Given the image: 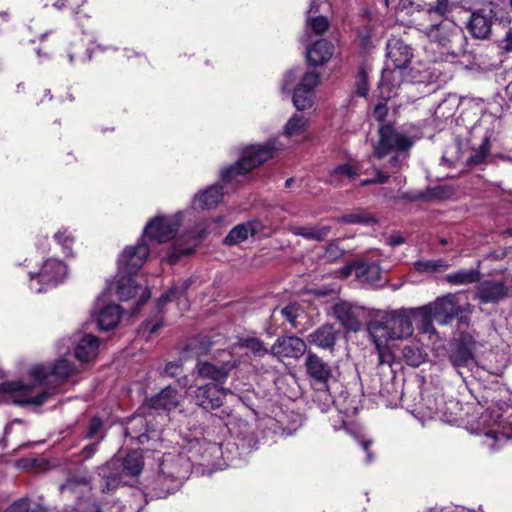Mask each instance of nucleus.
Wrapping results in <instances>:
<instances>
[{"mask_svg":"<svg viewBox=\"0 0 512 512\" xmlns=\"http://www.w3.org/2000/svg\"><path fill=\"white\" fill-rule=\"evenodd\" d=\"M78 371L76 365L66 358L57 360L49 372L43 366L37 365L31 368L29 374L34 379L32 385H24L20 382H4L0 384V394H8L11 401L18 405H41L52 392L39 390L42 384H53L55 387L62 384Z\"/></svg>","mask_w":512,"mask_h":512,"instance_id":"1","label":"nucleus"},{"mask_svg":"<svg viewBox=\"0 0 512 512\" xmlns=\"http://www.w3.org/2000/svg\"><path fill=\"white\" fill-rule=\"evenodd\" d=\"M412 146L413 140L406 134L397 131L391 125H383L379 129V140L374 146L373 156L383 159L390 153H394L381 168L391 176L397 174L406 165Z\"/></svg>","mask_w":512,"mask_h":512,"instance_id":"2","label":"nucleus"},{"mask_svg":"<svg viewBox=\"0 0 512 512\" xmlns=\"http://www.w3.org/2000/svg\"><path fill=\"white\" fill-rule=\"evenodd\" d=\"M505 402L490 405L479 417V426L486 429L484 433V445L494 451L503 445L512 442V414L503 421Z\"/></svg>","mask_w":512,"mask_h":512,"instance_id":"3","label":"nucleus"},{"mask_svg":"<svg viewBox=\"0 0 512 512\" xmlns=\"http://www.w3.org/2000/svg\"><path fill=\"white\" fill-rule=\"evenodd\" d=\"M143 457L139 451H132L124 458L114 456L99 468L102 478V491H111L121 484H126L125 476H138L143 469Z\"/></svg>","mask_w":512,"mask_h":512,"instance_id":"4","label":"nucleus"},{"mask_svg":"<svg viewBox=\"0 0 512 512\" xmlns=\"http://www.w3.org/2000/svg\"><path fill=\"white\" fill-rule=\"evenodd\" d=\"M282 148L277 145L276 140H270L265 145H251L243 150V153L234 165L228 166L221 171V181L230 182L236 176L245 175L250 170L273 158Z\"/></svg>","mask_w":512,"mask_h":512,"instance_id":"5","label":"nucleus"},{"mask_svg":"<svg viewBox=\"0 0 512 512\" xmlns=\"http://www.w3.org/2000/svg\"><path fill=\"white\" fill-rule=\"evenodd\" d=\"M459 403L455 400L445 401L439 393H426L418 405V413L426 419H439L451 423L456 420L455 410Z\"/></svg>","mask_w":512,"mask_h":512,"instance_id":"6","label":"nucleus"},{"mask_svg":"<svg viewBox=\"0 0 512 512\" xmlns=\"http://www.w3.org/2000/svg\"><path fill=\"white\" fill-rule=\"evenodd\" d=\"M231 393L229 388L219 384L205 383L195 386L190 392L191 401L206 412L218 410L223 406L224 399Z\"/></svg>","mask_w":512,"mask_h":512,"instance_id":"7","label":"nucleus"},{"mask_svg":"<svg viewBox=\"0 0 512 512\" xmlns=\"http://www.w3.org/2000/svg\"><path fill=\"white\" fill-rule=\"evenodd\" d=\"M66 274L67 267L62 261L48 259L37 274H31L30 289L36 293H41L44 290L42 284L56 285L64 279Z\"/></svg>","mask_w":512,"mask_h":512,"instance_id":"8","label":"nucleus"},{"mask_svg":"<svg viewBox=\"0 0 512 512\" xmlns=\"http://www.w3.org/2000/svg\"><path fill=\"white\" fill-rule=\"evenodd\" d=\"M179 227L180 219L178 216H156L147 223L142 238L164 243L176 235Z\"/></svg>","mask_w":512,"mask_h":512,"instance_id":"9","label":"nucleus"},{"mask_svg":"<svg viewBox=\"0 0 512 512\" xmlns=\"http://www.w3.org/2000/svg\"><path fill=\"white\" fill-rule=\"evenodd\" d=\"M176 464L164 462L161 464V473L153 482L154 495L158 498H164L168 494L175 492L181 485L185 472L181 469L175 470Z\"/></svg>","mask_w":512,"mask_h":512,"instance_id":"10","label":"nucleus"},{"mask_svg":"<svg viewBox=\"0 0 512 512\" xmlns=\"http://www.w3.org/2000/svg\"><path fill=\"white\" fill-rule=\"evenodd\" d=\"M150 249L141 238L137 245L126 247L118 259L119 273L136 274L145 263Z\"/></svg>","mask_w":512,"mask_h":512,"instance_id":"11","label":"nucleus"},{"mask_svg":"<svg viewBox=\"0 0 512 512\" xmlns=\"http://www.w3.org/2000/svg\"><path fill=\"white\" fill-rule=\"evenodd\" d=\"M425 309L429 310V315L441 325H447L454 317L464 311V308L457 303L456 296L453 294L437 298Z\"/></svg>","mask_w":512,"mask_h":512,"instance_id":"12","label":"nucleus"},{"mask_svg":"<svg viewBox=\"0 0 512 512\" xmlns=\"http://www.w3.org/2000/svg\"><path fill=\"white\" fill-rule=\"evenodd\" d=\"M236 367L235 362H223L216 364L209 361L198 360L193 373L201 379L211 380L212 384L224 386L230 372Z\"/></svg>","mask_w":512,"mask_h":512,"instance_id":"13","label":"nucleus"},{"mask_svg":"<svg viewBox=\"0 0 512 512\" xmlns=\"http://www.w3.org/2000/svg\"><path fill=\"white\" fill-rule=\"evenodd\" d=\"M320 83V74L308 71L302 77L293 93V104L297 110H305L313 105L314 89Z\"/></svg>","mask_w":512,"mask_h":512,"instance_id":"14","label":"nucleus"},{"mask_svg":"<svg viewBox=\"0 0 512 512\" xmlns=\"http://www.w3.org/2000/svg\"><path fill=\"white\" fill-rule=\"evenodd\" d=\"M133 275L134 274L118 273L115 284L116 293L121 300H129L139 295L136 302L137 308H139L150 298V292L147 287L136 284Z\"/></svg>","mask_w":512,"mask_h":512,"instance_id":"15","label":"nucleus"},{"mask_svg":"<svg viewBox=\"0 0 512 512\" xmlns=\"http://www.w3.org/2000/svg\"><path fill=\"white\" fill-rule=\"evenodd\" d=\"M306 352V343L297 336H280L271 346L270 354L278 359L300 358Z\"/></svg>","mask_w":512,"mask_h":512,"instance_id":"16","label":"nucleus"},{"mask_svg":"<svg viewBox=\"0 0 512 512\" xmlns=\"http://www.w3.org/2000/svg\"><path fill=\"white\" fill-rule=\"evenodd\" d=\"M494 13L492 10L479 9L474 11L467 23V29L476 39H487L491 34Z\"/></svg>","mask_w":512,"mask_h":512,"instance_id":"17","label":"nucleus"},{"mask_svg":"<svg viewBox=\"0 0 512 512\" xmlns=\"http://www.w3.org/2000/svg\"><path fill=\"white\" fill-rule=\"evenodd\" d=\"M413 57L411 47L401 39L393 38L387 43V58L394 69L405 70Z\"/></svg>","mask_w":512,"mask_h":512,"instance_id":"18","label":"nucleus"},{"mask_svg":"<svg viewBox=\"0 0 512 512\" xmlns=\"http://www.w3.org/2000/svg\"><path fill=\"white\" fill-rule=\"evenodd\" d=\"M305 367L308 376L318 385L327 387L332 378V370L328 363L312 352H308L305 359Z\"/></svg>","mask_w":512,"mask_h":512,"instance_id":"19","label":"nucleus"},{"mask_svg":"<svg viewBox=\"0 0 512 512\" xmlns=\"http://www.w3.org/2000/svg\"><path fill=\"white\" fill-rule=\"evenodd\" d=\"M74 356L81 363L93 360L98 354L99 339L92 334L74 335Z\"/></svg>","mask_w":512,"mask_h":512,"instance_id":"20","label":"nucleus"},{"mask_svg":"<svg viewBox=\"0 0 512 512\" xmlns=\"http://www.w3.org/2000/svg\"><path fill=\"white\" fill-rule=\"evenodd\" d=\"M333 312L346 330L358 331L360 329V316L363 312L361 308L342 302L334 305Z\"/></svg>","mask_w":512,"mask_h":512,"instance_id":"21","label":"nucleus"},{"mask_svg":"<svg viewBox=\"0 0 512 512\" xmlns=\"http://www.w3.org/2000/svg\"><path fill=\"white\" fill-rule=\"evenodd\" d=\"M95 309H97V324L101 330H110L117 326L121 318V308L117 304L105 305L102 298H98Z\"/></svg>","mask_w":512,"mask_h":512,"instance_id":"22","label":"nucleus"},{"mask_svg":"<svg viewBox=\"0 0 512 512\" xmlns=\"http://www.w3.org/2000/svg\"><path fill=\"white\" fill-rule=\"evenodd\" d=\"M404 71L399 69H391L390 64L383 69L381 80L379 82L380 95L384 99H390L397 94V90L403 83Z\"/></svg>","mask_w":512,"mask_h":512,"instance_id":"23","label":"nucleus"},{"mask_svg":"<svg viewBox=\"0 0 512 512\" xmlns=\"http://www.w3.org/2000/svg\"><path fill=\"white\" fill-rule=\"evenodd\" d=\"M145 404L152 409L171 411L180 404L179 393L176 388L167 386L158 394L147 398Z\"/></svg>","mask_w":512,"mask_h":512,"instance_id":"24","label":"nucleus"},{"mask_svg":"<svg viewBox=\"0 0 512 512\" xmlns=\"http://www.w3.org/2000/svg\"><path fill=\"white\" fill-rule=\"evenodd\" d=\"M508 295L505 283L497 280H485L477 288V298L482 303L497 302Z\"/></svg>","mask_w":512,"mask_h":512,"instance_id":"25","label":"nucleus"},{"mask_svg":"<svg viewBox=\"0 0 512 512\" xmlns=\"http://www.w3.org/2000/svg\"><path fill=\"white\" fill-rule=\"evenodd\" d=\"M390 333L392 339L400 340L408 338L413 334V325L410 316L404 312L399 311L393 314H388Z\"/></svg>","mask_w":512,"mask_h":512,"instance_id":"26","label":"nucleus"},{"mask_svg":"<svg viewBox=\"0 0 512 512\" xmlns=\"http://www.w3.org/2000/svg\"><path fill=\"white\" fill-rule=\"evenodd\" d=\"M338 331L331 324H324L310 333L307 340L322 349H332L337 341Z\"/></svg>","mask_w":512,"mask_h":512,"instance_id":"27","label":"nucleus"},{"mask_svg":"<svg viewBox=\"0 0 512 512\" xmlns=\"http://www.w3.org/2000/svg\"><path fill=\"white\" fill-rule=\"evenodd\" d=\"M334 53V46L329 41L322 39L315 42L307 49V61L312 66L323 65L330 60Z\"/></svg>","mask_w":512,"mask_h":512,"instance_id":"28","label":"nucleus"},{"mask_svg":"<svg viewBox=\"0 0 512 512\" xmlns=\"http://www.w3.org/2000/svg\"><path fill=\"white\" fill-rule=\"evenodd\" d=\"M428 38L442 47H448L454 36H457V27L455 24L443 21L437 25H432L427 31Z\"/></svg>","mask_w":512,"mask_h":512,"instance_id":"29","label":"nucleus"},{"mask_svg":"<svg viewBox=\"0 0 512 512\" xmlns=\"http://www.w3.org/2000/svg\"><path fill=\"white\" fill-rule=\"evenodd\" d=\"M368 332L375 346L387 344L389 340H393L392 334L390 333L388 314L383 315L380 319L371 321L368 324Z\"/></svg>","mask_w":512,"mask_h":512,"instance_id":"30","label":"nucleus"},{"mask_svg":"<svg viewBox=\"0 0 512 512\" xmlns=\"http://www.w3.org/2000/svg\"><path fill=\"white\" fill-rule=\"evenodd\" d=\"M359 166L354 163H343L336 166L328 176V182L335 186L340 187L344 184V180H355L359 176Z\"/></svg>","mask_w":512,"mask_h":512,"instance_id":"31","label":"nucleus"},{"mask_svg":"<svg viewBox=\"0 0 512 512\" xmlns=\"http://www.w3.org/2000/svg\"><path fill=\"white\" fill-rule=\"evenodd\" d=\"M259 229L257 221H249L247 223L235 226L225 237L224 243L232 246L242 243L247 240L249 236H253Z\"/></svg>","mask_w":512,"mask_h":512,"instance_id":"32","label":"nucleus"},{"mask_svg":"<svg viewBox=\"0 0 512 512\" xmlns=\"http://www.w3.org/2000/svg\"><path fill=\"white\" fill-rule=\"evenodd\" d=\"M354 275L363 283L374 284L381 277V268L377 263H354Z\"/></svg>","mask_w":512,"mask_h":512,"instance_id":"33","label":"nucleus"},{"mask_svg":"<svg viewBox=\"0 0 512 512\" xmlns=\"http://www.w3.org/2000/svg\"><path fill=\"white\" fill-rule=\"evenodd\" d=\"M149 430L146 419L142 416H134L125 429V435L137 442L144 444L149 439Z\"/></svg>","mask_w":512,"mask_h":512,"instance_id":"34","label":"nucleus"},{"mask_svg":"<svg viewBox=\"0 0 512 512\" xmlns=\"http://www.w3.org/2000/svg\"><path fill=\"white\" fill-rule=\"evenodd\" d=\"M330 226H292L291 233L296 236H301L307 240L323 241L330 233Z\"/></svg>","mask_w":512,"mask_h":512,"instance_id":"35","label":"nucleus"},{"mask_svg":"<svg viewBox=\"0 0 512 512\" xmlns=\"http://www.w3.org/2000/svg\"><path fill=\"white\" fill-rule=\"evenodd\" d=\"M222 197V187L219 184H215L197 194L195 200L199 203L201 208L210 209L215 207L221 201Z\"/></svg>","mask_w":512,"mask_h":512,"instance_id":"36","label":"nucleus"},{"mask_svg":"<svg viewBox=\"0 0 512 512\" xmlns=\"http://www.w3.org/2000/svg\"><path fill=\"white\" fill-rule=\"evenodd\" d=\"M449 360L453 367L458 370V373L462 375L460 369L470 366L474 361L471 347L457 346L451 351Z\"/></svg>","mask_w":512,"mask_h":512,"instance_id":"37","label":"nucleus"},{"mask_svg":"<svg viewBox=\"0 0 512 512\" xmlns=\"http://www.w3.org/2000/svg\"><path fill=\"white\" fill-rule=\"evenodd\" d=\"M480 275L478 269H461L446 275V280L453 285H467L478 282Z\"/></svg>","mask_w":512,"mask_h":512,"instance_id":"38","label":"nucleus"},{"mask_svg":"<svg viewBox=\"0 0 512 512\" xmlns=\"http://www.w3.org/2000/svg\"><path fill=\"white\" fill-rule=\"evenodd\" d=\"M188 287L189 283L187 281L183 282L179 286L172 287L169 291L160 297L159 303L164 304L168 301H177L181 308H187L188 301L186 298V291Z\"/></svg>","mask_w":512,"mask_h":512,"instance_id":"39","label":"nucleus"},{"mask_svg":"<svg viewBox=\"0 0 512 512\" xmlns=\"http://www.w3.org/2000/svg\"><path fill=\"white\" fill-rule=\"evenodd\" d=\"M308 127V118L303 115L294 114L284 126V135L297 137L305 133Z\"/></svg>","mask_w":512,"mask_h":512,"instance_id":"40","label":"nucleus"},{"mask_svg":"<svg viewBox=\"0 0 512 512\" xmlns=\"http://www.w3.org/2000/svg\"><path fill=\"white\" fill-rule=\"evenodd\" d=\"M279 312L280 315L287 320V322L291 325L292 328H298L300 325L299 319L303 316L304 310L303 308L296 304H289L283 308H275L274 314Z\"/></svg>","mask_w":512,"mask_h":512,"instance_id":"41","label":"nucleus"},{"mask_svg":"<svg viewBox=\"0 0 512 512\" xmlns=\"http://www.w3.org/2000/svg\"><path fill=\"white\" fill-rule=\"evenodd\" d=\"M239 346L249 349L255 356L262 357L270 353L262 340L257 337H245L239 340Z\"/></svg>","mask_w":512,"mask_h":512,"instance_id":"42","label":"nucleus"},{"mask_svg":"<svg viewBox=\"0 0 512 512\" xmlns=\"http://www.w3.org/2000/svg\"><path fill=\"white\" fill-rule=\"evenodd\" d=\"M490 151V138L485 136L478 149L473 150L468 158V163L471 165H479L483 163L489 155Z\"/></svg>","mask_w":512,"mask_h":512,"instance_id":"43","label":"nucleus"},{"mask_svg":"<svg viewBox=\"0 0 512 512\" xmlns=\"http://www.w3.org/2000/svg\"><path fill=\"white\" fill-rule=\"evenodd\" d=\"M340 221L346 224L361 225H371L377 222L371 214L362 211L345 214L340 218Z\"/></svg>","mask_w":512,"mask_h":512,"instance_id":"44","label":"nucleus"},{"mask_svg":"<svg viewBox=\"0 0 512 512\" xmlns=\"http://www.w3.org/2000/svg\"><path fill=\"white\" fill-rule=\"evenodd\" d=\"M195 246L196 242H194L192 245L186 246H182L177 242L167 257L168 262L172 265L176 264L181 256L190 255L193 253Z\"/></svg>","mask_w":512,"mask_h":512,"instance_id":"45","label":"nucleus"},{"mask_svg":"<svg viewBox=\"0 0 512 512\" xmlns=\"http://www.w3.org/2000/svg\"><path fill=\"white\" fill-rule=\"evenodd\" d=\"M403 356L411 366L416 367L423 362V356L420 350L412 346H405L403 348Z\"/></svg>","mask_w":512,"mask_h":512,"instance_id":"46","label":"nucleus"},{"mask_svg":"<svg viewBox=\"0 0 512 512\" xmlns=\"http://www.w3.org/2000/svg\"><path fill=\"white\" fill-rule=\"evenodd\" d=\"M307 26L316 34H323L329 27V22L327 18L323 16H318L315 18L308 19Z\"/></svg>","mask_w":512,"mask_h":512,"instance_id":"47","label":"nucleus"},{"mask_svg":"<svg viewBox=\"0 0 512 512\" xmlns=\"http://www.w3.org/2000/svg\"><path fill=\"white\" fill-rule=\"evenodd\" d=\"M378 353V363L380 365H391L394 361V355L387 344L375 346Z\"/></svg>","mask_w":512,"mask_h":512,"instance_id":"48","label":"nucleus"},{"mask_svg":"<svg viewBox=\"0 0 512 512\" xmlns=\"http://www.w3.org/2000/svg\"><path fill=\"white\" fill-rule=\"evenodd\" d=\"M54 239L63 247L65 251H71L74 238L70 233H67L66 229L59 230L57 233H55Z\"/></svg>","mask_w":512,"mask_h":512,"instance_id":"49","label":"nucleus"},{"mask_svg":"<svg viewBox=\"0 0 512 512\" xmlns=\"http://www.w3.org/2000/svg\"><path fill=\"white\" fill-rule=\"evenodd\" d=\"M343 256V250L336 243H329L323 254L327 262H334Z\"/></svg>","mask_w":512,"mask_h":512,"instance_id":"50","label":"nucleus"},{"mask_svg":"<svg viewBox=\"0 0 512 512\" xmlns=\"http://www.w3.org/2000/svg\"><path fill=\"white\" fill-rule=\"evenodd\" d=\"M375 177L372 179H364L360 182V186H367L372 184H385L390 178L388 173H385L384 170L380 168H375Z\"/></svg>","mask_w":512,"mask_h":512,"instance_id":"51","label":"nucleus"},{"mask_svg":"<svg viewBox=\"0 0 512 512\" xmlns=\"http://www.w3.org/2000/svg\"><path fill=\"white\" fill-rule=\"evenodd\" d=\"M421 6L414 3L412 0H400L397 5V11L405 13L406 15H412L414 12H419Z\"/></svg>","mask_w":512,"mask_h":512,"instance_id":"52","label":"nucleus"},{"mask_svg":"<svg viewBox=\"0 0 512 512\" xmlns=\"http://www.w3.org/2000/svg\"><path fill=\"white\" fill-rule=\"evenodd\" d=\"M428 13H436L444 16L451 11L449 0H436L435 6L428 8Z\"/></svg>","mask_w":512,"mask_h":512,"instance_id":"53","label":"nucleus"},{"mask_svg":"<svg viewBox=\"0 0 512 512\" xmlns=\"http://www.w3.org/2000/svg\"><path fill=\"white\" fill-rule=\"evenodd\" d=\"M381 195L388 199V200H396L398 198H401V199H408V200H417L419 198V196H416L412 193H408V192H405V193H402L400 196H397L391 189L389 188H382L381 189Z\"/></svg>","mask_w":512,"mask_h":512,"instance_id":"54","label":"nucleus"},{"mask_svg":"<svg viewBox=\"0 0 512 512\" xmlns=\"http://www.w3.org/2000/svg\"><path fill=\"white\" fill-rule=\"evenodd\" d=\"M102 420L98 417H93L89 423V426H88V429H87V432H86V437L87 438H94L98 433L99 431L101 430L102 428Z\"/></svg>","mask_w":512,"mask_h":512,"instance_id":"55","label":"nucleus"},{"mask_svg":"<svg viewBox=\"0 0 512 512\" xmlns=\"http://www.w3.org/2000/svg\"><path fill=\"white\" fill-rule=\"evenodd\" d=\"M181 362H170L164 368V374L168 377H177L182 373Z\"/></svg>","mask_w":512,"mask_h":512,"instance_id":"56","label":"nucleus"},{"mask_svg":"<svg viewBox=\"0 0 512 512\" xmlns=\"http://www.w3.org/2000/svg\"><path fill=\"white\" fill-rule=\"evenodd\" d=\"M30 503L26 499L15 501L6 512H29Z\"/></svg>","mask_w":512,"mask_h":512,"instance_id":"57","label":"nucleus"},{"mask_svg":"<svg viewBox=\"0 0 512 512\" xmlns=\"http://www.w3.org/2000/svg\"><path fill=\"white\" fill-rule=\"evenodd\" d=\"M44 6H52L57 10H62L67 7L73 8V4L70 0H42Z\"/></svg>","mask_w":512,"mask_h":512,"instance_id":"58","label":"nucleus"},{"mask_svg":"<svg viewBox=\"0 0 512 512\" xmlns=\"http://www.w3.org/2000/svg\"><path fill=\"white\" fill-rule=\"evenodd\" d=\"M388 108L384 103H378L373 111V117L378 121H383L387 116Z\"/></svg>","mask_w":512,"mask_h":512,"instance_id":"59","label":"nucleus"},{"mask_svg":"<svg viewBox=\"0 0 512 512\" xmlns=\"http://www.w3.org/2000/svg\"><path fill=\"white\" fill-rule=\"evenodd\" d=\"M415 269L418 272H434L433 260H421L415 262Z\"/></svg>","mask_w":512,"mask_h":512,"instance_id":"60","label":"nucleus"},{"mask_svg":"<svg viewBox=\"0 0 512 512\" xmlns=\"http://www.w3.org/2000/svg\"><path fill=\"white\" fill-rule=\"evenodd\" d=\"M296 79V76L294 75L293 71H289L284 75L283 82H282V91H289L290 87L294 83Z\"/></svg>","mask_w":512,"mask_h":512,"instance_id":"61","label":"nucleus"},{"mask_svg":"<svg viewBox=\"0 0 512 512\" xmlns=\"http://www.w3.org/2000/svg\"><path fill=\"white\" fill-rule=\"evenodd\" d=\"M458 346L471 347L472 351L476 346V340L471 335H463Z\"/></svg>","mask_w":512,"mask_h":512,"instance_id":"62","label":"nucleus"},{"mask_svg":"<svg viewBox=\"0 0 512 512\" xmlns=\"http://www.w3.org/2000/svg\"><path fill=\"white\" fill-rule=\"evenodd\" d=\"M197 342L201 345L200 351L197 354H205L209 351L211 342L208 337H201Z\"/></svg>","mask_w":512,"mask_h":512,"instance_id":"63","label":"nucleus"},{"mask_svg":"<svg viewBox=\"0 0 512 512\" xmlns=\"http://www.w3.org/2000/svg\"><path fill=\"white\" fill-rule=\"evenodd\" d=\"M503 49L506 52H512V29L508 30L503 39Z\"/></svg>","mask_w":512,"mask_h":512,"instance_id":"64","label":"nucleus"}]
</instances>
